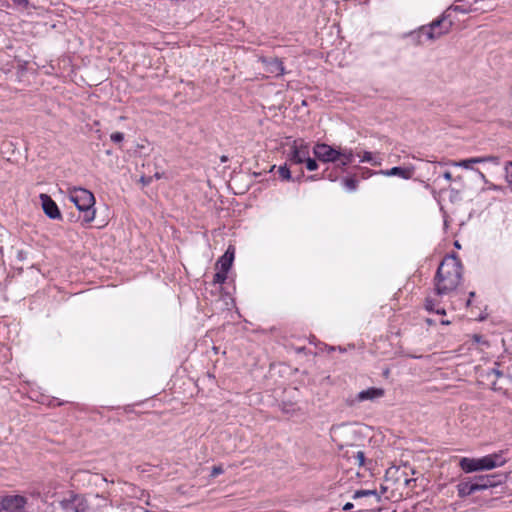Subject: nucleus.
<instances>
[{
  "mask_svg": "<svg viewBox=\"0 0 512 512\" xmlns=\"http://www.w3.org/2000/svg\"><path fill=\"white\" fill-rule=\"evenodd\" d=\"M339 166L342 168H345L347 165L352 163L354 159V153L353 150L350 148H341L339 147Z\"/></svg>",
  "mask_w": 512,
  "mask_h": 512,
  "instance_id": "16",
  "label": "nucleus"
},
{
  "mask_svg": "<svg viewBox=\"0 0 512 512\" xmlns=\"http://www.w3.org/2000/svg\"><path fill=\"white\" fill-rule=\"evenodd\" d=\"M443 177L447 181H451L452 180V174L449 171L444 172Z\"/></svg>",
  "mask_w": 512,
  "mask_h": 512,
  "instance_id": "33",
  "label": "nucleus"
},
{
  "mask_svg": "<svg viewBox=\"0 0 512 512\" xmlns=\"http://www.w3.org/2000/svg\"><path fill=\"white\" fill-rule=\"evenodd\" d=\"M224 472L222 466H214L211 471V477H216Z\"/></svg>",
  "mask_w": 512,
  "mask_h": 512,
  "instance_id": "28",
  "label": "nucleus"
},
{
  "mask_svg": "<svg viewBox=\"0 0 512 512\" xmlns=\"http://www.w3.org/2000/svg\"><path fill=\"white\" fill-rule=\"evenodd\" d=\"M454 11H459V12H465V10H463L460 6H454L453 7Z\"/></svg>",
  "mask_w": 512,
  "mask_h": 512,
  "instance_id": "37",
  "label": "nucleus"
},
{
  "mask_svg": "<svg viewBox=\"0 0 512 512\" xmlns=\"http://www.w3.org/2000/svg\"><path fill=\"white\" fill-rule=\"evenodd\" d=\"M435 312L441 315H444L446 313L444 309H436Z\"/></svg>",
  "mask_w": 512,
  "mask_h": 512,
  "instance_id": "38",
  "label": "nucleus"
},
{
  "mask_svg": "<svg viewBox=\"0 0 512 512\" xmlns=\"http://www.w3.org/2000/svg\"><path fill=\"white\" fill-rule=\"evenodd\" d=\"M355 459L359 466H363L365 463V454L363 451H357L355 455Z\"/></svg>",
  "mask_w": 512,
  "mask_h": 512,
  "instance_id": "27",
  "label": "nucleus"
},
{
  "mask_svg": "<svg viewBox=\"0 0 512 512\" xmlns=\"http://www.w3.org/2000/svg\"><path fill=\"white\" fill-rule=\"evenodd\" d=\"M44 213L51 219H61V213L55 201L47 194H40Z\"/></svg>",
  "mask_w": 512,
  "mask_h": 512,
  "instance_id": "10",
  "label": "nucleus"
},
{
  "mask_svg": "<svg viewBox=\"0 0 512 512\" xmlns=\"http://www.w3.org/2000/svg\"><path fill=\"white\" fill-rule=\"evenodd\" d=\"M474 480L477 484L479 491L496 487L502 483V480L499 478V476L495 474L479 475L474 477Z\"/></svg>",
  "mask_w": 512,
  "mask_h": 512,
  "instance_id": "13",
  "label": "nucleus"
},
{
  "mask_svg": "<svg viewBox=\"0 0 512 512\" xmlns=\"http://www.w3.org/2000/svg\"><path fill=\"white\" fill-rule=\"evenodd\" d=\"M470 162L473 164H479V163H485V162H492L495 165L499 164V158L496 156H485V157H473L470 158Z\"/></svg>",
  "mask_w": 512,
  "mask_h": 512,
  "instance_id": "17",
  "label": "nucleus"
},
{
  "mask_svg": "<svg viewBox=\"0 0 512 512\" xmlns=\"http://www.w3.org/2000/svg\"><path fill=\"white\" fill-rule=\"evenodd\" d=\"M366 496H375L377 501L380 500V496L377 494L375 490H358L354 493L353 498L358 499Z\"/></svg>",
  "mask_w": 512,
  "mask_h": 512,
  "instance_id": "18",
  "label": "nucleus"
},
{
  "mask_svg": "<svg viewBox=\"0 0 512 512\" xmlns=\"http://www.w3.org/2000/svg\"><path fill=\"white\" fill-rule=\"evenodd\" d=\"M385 395V390L379 387H370L366 390L360 391L354 399L351 400L350 404L361 403L365 401H376Z\"/></svg>",
  "mask_w": 512,
  "mask_h": 512,
  "instance_id": "9",
  "label": "nucleus"
},
{
  "mask_svg": "<svg viewBox=\"0 0 512 512\" xmlns=\"http://www.w3.org/2000/svg\"><path fill=\"white\" fill-rule=\"evenodd\" d=\"M493 372L495 373V375H497L498 377H500L502 374L500 371L498 370H493Z\"/></svg>",
  "mask_w": 512,
  "mask_h": 512,
  "instance_id": "40",
  "label": "nucleus"
},
{
  "mask_svg": "<svg viewBox=\"0 0 512 512\" xmlns=\"http://www.w3.org/2000/svg\"><path fill=\"white\" fill-rule=\"evenodd\" d=\"M234 260V248L229 247L224 255L218 260L217 264L220 265V269L229 271Z\"/></svg>",
  "mask_w": 512,
  "mask_h": 512,
  "instance_id": "15",
  "label": "nucleus"
},
{
  "mask_svg": "<svg viewBox=\"0 0 512 512\" xmlns=\"http://www.w3.org/2000/svg\"><path fill=\"white\" fill-rule=\"evenodd\" d=\"M414 172H415V168L413 166H408V167L395 166L390 169L380 170L379 174L386 176V177L397 176L402 179L408 180L413 177Z\"/></svg>",
  "mask_w": 512,
  "mask_h": 512,
  "instance_id": "12",
  "label": "nucleus"
},
{
  "mask_svg": "<svg viewBox=\"0 0 512 512\" xmlns=\"http://www.w3.org/2000/svg\"><path fill=\"white\" fill-rule=\"evenodd\" d=\"M304 163H306V168L309 171H314L318 168L317 162L314 159H312L310 155L308 156V159H305Z\"/></svg>",
  "mask_w": 512,
  "mask_h": 512,
  "instance_id": "24",
  "label": "nucleus"
},
{
  "mask_svg": "<svg viewBox=\"0 0 512 512\" xmlns=\"http://www.w3.org/2000/svg\"><path fill=\"white\" fill-rule=\"evenodd\" d=\"M68 198L79 210L83 223H90L95 219V197L92 192L81 187H71L68 188Z\"/></svg>",
  "mask_w": 512,
  "mask_h": 512,
  "instance_id": "2",
  "label": "nucleus"
},
{
  "mask_svg": "<svg viewBox=\"0 0 512 512\" xmlns=\"http://www.w3.org/2000/svg\"><path fill=\"white\" fill-rule=\"evenodd\" d=\"M441 323H442V324H449V321H447V320H443Z\"/></svg>",
  "mask_w": 512,
  "mask_h": 512,
  "instance_id": "41",
  "label": "nucleus"
},
{
  "mask_svg": "<svg viewBox=\"0 0 512 512\" xmlns=\"http://www.w3.org/2000/svg\"><path fill=\"white\" fill-rule=\"evenodd\" d=\"M457 493L460 498L468 497L476 492H478L477 484L474 478H471L467 481H461L457 484Z\"/></svg>",
  "mask_w": 512,
  "mask_h": 512,
  "instance_id": "14",
  "label": "nucleus"
},
{
  "mask_svg": "<svg viewBox=\"0 0 512 512\" xmlns=\"http://www.w3.org/2000/svg\"><path fill=\"white\" fill-rule=\"evenodd\" d=\"M60 506L64 512H86L88 509L87 501L80 495H70L60 501Z\"/></svg>",
  "mask_w": 512,
  "mask_h": 512,
  "instance_id": "7",
  "label": "nucleus"
},
{
  "mask_svg": "<svg viewBox=\"0 0 512 512\" xmlns=\"http://www.w3.org/2000/svg\"><path fill=\"white\" fill-rule=\"evenodd\" d=\"M227 273H228V271H224V270L220 269V271H218L214 275L213 282L215 284H222V283H224L226 281V279H227Z\"/></svg>",
  "mask_w": 512,
  "mask_h": 512,
  "instance_id": "21",
  "label": "nucleus"
},
{
  "mask_svg": "<svg viewBox=\"0 0 512 512\" xmlns=\"http://www.w3.org/2000/svg\"><path fill=\"white\" fill-rule=\"evenodd\" d=\"M150 180H151V178H147V179H146L145 177H142V178H141V181H142L144 184H149V183H150Z\"/></svg>",
  "mask_w": 512,
  "mask_h": 512,
  "instance_id": "36",
  "label": "nucleus"
},
{
  "mask_svg": "<svg viewBox=\"0 0 512 512\" xmlns=\"http://www.w3.org/2000/svg\"><path fill=\"white\" fill-rule=\"evenodd\" d=\"M111 140L115 143H120L124 139V134L121 132H114L110 136Z\"/></svg>",
  "mask_w": 512,
  "mask_h": 512,
  "instance_id": "26",
  "label": "nucleus"
},
{
  "mask_svg": "<svg viewBox=\"0 0 512 512\" xmlns=\"http://www.w3.org/2000/svg\"><path fill=\"white\" fill-rule=\"evenodd\" d=\"M27 499L21 495H7L0 501L1 512H25Z\"/></svg>",
  "mask_w": 512,
  "mask_h": 512,
  "instance_id": "5",
  "label": "nucleus"
},
{
  "mask_svg": "<svg viewBox=\"0 0 512 512\" xmlns=\"http://www.w3.org/2000/svg\"><path fill=\"white\" fill-rule=\"evenodd\" d=\"M505 178L512 185V161L508 162L505 166Z\"/></svg>",
  "mask_w": 512,
  "mask_h": 512,
  "instance_id": "23",
  "label": "nucleus"
},
{
  "mask_svg": "<svg viewBox=\"0 0 512 512\" xmlns=\"http://www.w3.org/2000/svg\"><path fill=\"white\" fill-rule=\"evenodd\" d=\"M451 26L452 23L447 21L445 17L439 18L427 26H422L416 32L418 42L424 43L425 41L436 40L447 34L450 31Z\"/></svg>",
  "mask_w": 512,
  "mask_h": 512,
  "instance_id": "4",
  "label": "nucleus"
},
{
  "mask_svg": "<svg viewBox=\"0 0 512 512\" xmlns=\"http://www.w3.org/2000/svg\"><path fill=\"white\" fill-rule=\"evenodd\" d=\"M360 162H362V163H363V162H368V163H370V164H372V165H374V166H379V165H381V161H380V160H376V159L373 157L372 153H371V152H368V151H366V152H364V153H363V155L361 156Z\"/></svg>",
  "mask_w": 512,
  "mask_h": 512,
  "instance_id": "19",
  "label": "nucleus"
},
{
  "mask_svg": "<svg viewBox=\"0 0 512 512\" xmlns=\"http://www.w3.org/2000/svg\"><path fill=\"white\" fill-rule=\"evenodd\" d=\"M220 160L222 163H224V162L228 161V157L223 155V156H221Z\"/></svg>",
  "mask_w": 512,
  "mask_h": 512,
  "instance_id": "39",
  "label": "nucleus"
},
{
  "mask_svg": "<svg viewBox=\"0 0 512 512\" xmlns=\"http://www.w3.org/2000/svg\"><path fill=\"white\" fill-rule=\"evenodd\" d=\"M434 306H435V304L433 303V301L431 299L426 300L425 307L428 311H435L436 309H434Z\"/></svg>",
  "mask_w": 512,
  "mask_h": 512,
  "instance_id": "31",
  "label": "nucleus"
},
{
  "mask_svg": "<svg viewBox=\"0 0 512 512\" xmlns=\"http://www.w3.org/2000/svg\"><path fill=\"white\" fill-rule=\"evenodd\" d=\"M375 174H379V171H372V170H369V169H365V171H363L362 173V178H368L372 175H375Z\"/></svg>",
  "mask_w": 512,
  "mask_h": 512,
  "instance_id": "29",
  "label": "nucleus"
},
{
  "mask_svg": "<svg viewBox=\"0 0 512 512\" xmlns=\"http://www.w3.org/2000/svg\"><path fill=\"white\" fill-rule=\"evenodd\" d=\"M506 463L503 456V451L486 455L481 458L463 457L459 461V467L465 473H472L477 471L492 470L501 467Z\"/></svg>",
  "mask_w": 512,
  "mask_h": 512,
  "instance_id": "3",
  "label": "nucleus"
},
{
  "mask_svg": "<svg viewBox=\"0 0 512 512\" xmlns=\"http://www.w3.org/2000/svg\"><path fill=\"white\" fill-rule=\"evenodd\" d=\"M486 184L488 185L487 189H489V190H494V191H501L502 190L501 186L495 185V184H493V183H491L489 181Z\"/></svg>",
  "mask_w": 512,
  "mask_h": 512,
  "instance_id": "30",
  "label": "nucleus"
},
{
  "mask_svg": "<svg viewBox=\"0 0 512 512\" xmlns=\"http://www.w3.org/2000/svg\"><path fill=\"white\" fill-rule=\"evenodd\" d=\"M278 173L282 179L290 180L291 172L286 166L279 167Z\"/></svg>",
  "mask_w": 512,
  "mask_h": 512,
  "instance_id": "22",
  "label": "nucleus"
},
{
  "mask_svg": "<svg viewBox=\"0 0 512 512\" xmlns=\"http://www.w3.org/2000/svg\"><path fill=\"white\" fill-rule=\"evenodd\" d=\"M477 172H478V174H479V176H480V179H482V181H483L485 184H486V183H488V180H487L486 176H485L481 171H479V170H477Z\"/></svg>",
  "mask_w": 512,
  "mask_h": 512,
  "instance_id": "34",
  "label": "nucleus"
},
{
  "mask_svg": "<svg viewBox=\"0 0 512 512\" xmlns=\"http://www.w3.org/2000/svg\"><path fill=\"white\" fill-rule=\"evenodd\" d=\"M339 148H334L325 143H318L313 148L315 157L322 162H337L339 159Z\"/></svg>",
  "mask_w": 512,
  "mask_h": 512,
  "instance_id": "6",
  "label": "nucleus"
},
{
  "mask_svg": "<svg viewBox=\"0 0 512 512\" xmlns=\"http://www.w3.org/2000/svg\"><path fill=\"white\" fill-rule=\"evenodd\" d=\"M266 73L276 77L282 76L285 73L283 62L278 58H261Z\"/></svg>",
  "mask_w": 512,
  "mask_h": 512,
  "instance_id": "11",
  "label": "nucleus"
},
{
  "mask_svg": "<svg viewBox=\"0 0 512 512\" xmlns=\"http://www.w3.org/2000/svg\"><path fill=\"white\" fill-rule=\"evenodd\" d=\"M353 508V504L348 502L343 506V510H350Z\"/></svg>",
  "mask_w": 512,
  "mask_h": 512,
  "instance_id": "35",
  "label": "nucleus"
},
{
  "mask_svg": "<svg viewBox=\"0 0 512 512\" xmlns=\"http://www.w3.org/2000/svg\"><path fill=\"white\" fill-rule=\"evenodd\" d=\"M453 165L454 166H458V167H462V168H465V169H472V163L470 162V158L469 159H465V160H461L459 162H453Z\"/></svg>",
  "mask_w": 512,
  "mask_h": 512,
  "instance_id": "25",
  "label": "nucleus"
},
{
  "mask_svg": "<svg viewBox=\"0 0 512 512\" xmlns=\"http://www.w3.org/2000/svg\"><path fill=\"white\" fill-rule=\"evenodd\" d=\"M343 185L348 191L353 192L356 191L358 187V181L354 177L345 178L343 180Z\"/></svg>",
  "mask_w": 512,
  "mask_h": 512,
  "instance_id": "20",
  "label": "nucleus"
},
{
  "mask_svg": "<svg viewBox=\"0 0 512 512\" xmlns=\"http://www.w3.org/2000/svg\"><path fill=\"white\" fill-rule=\"evenodd\" d=\"M16 5L26 7L28 5V0H12Z\"/></svg>",
  "mask_w": 512,
  "mask_h": 512,
  "instance_id": "32",
  "label": "nucleus"
},
{
  "mask_svg": "<svg viewBox=\"0 0 512 512\" xmlns=\"http://www.w3.org/2000/svg\"><path fill=\"white\" fill-rule=\"evenodd\" d=\"M310 154L309 145L304 141H294L289 153V161L294 164H302Z\"/></svg>",
  "mask_w": 512,
  "mask_h": 512,
  "instance_id": "8",
  "label": "nucleus"
},
{
  "mask_svg": "<svg viewBox=\"0 0 512 512\" xmlns=\"http://www.w3.org/2000/svg\"><path fill=\"white\" fill-rule=\"evenodd\" d=\"M462 278V264L454 256L445 257L440 263L434 278L435 292L439 296L448 295L460 284Z\"/></svg>",
  "mask_w": 512,
  "mask_h": 512,
  "instance_id": "1",
  "label": "nucleus"
}]
</instances>
